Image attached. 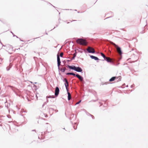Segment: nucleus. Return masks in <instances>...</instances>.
Segmentation results:
<instances>
[{
	"mask_svg": "<svg viewBox=\"0 0 148 148\" xmlns=\"http://www.w3.org/2000/svg\"><path fill=\"white\" fill-rule=\"evenodd\" d=\"M63 55V53L62 52L60 54V56L61 57H62Z\"/></svg>",
	"mask_w": 148,
	"mask_h": 148,
	"instance_id": "nucleus-15",
	"label": "nucleus"
},
{
	"mask_svg": "<svg viewBox=\"0 0 148 148\" xmlns=\"http://www.w3.org/2000/svg\"><path fill=\"white\" fill-rule=\"evenodd\" d=\"M76 56V55L75 54V53L74 54V56H73V59H74V58Z\"/></svg>",
	"mask_w": 148,
	"mask_h": 148,
	"instance_id": "nucleus-16",
	"label": "nucleus"
},
{
	"mask_svg": "<svg viewBox=\"0 0 148 148\" xmlns=\"http://www.w3.org/2000/svg\"><path fill=\"white\" fill-rule=\"evenodd\" d=\"M101 56L103 57V58H104V59H105V58H106V57L104 55V54L103 53H101Z\"/></svg>",
	"mask_w": 148,
	"mask_h": 148,
	"instance_id": "nucleus-14",
	"label": "nucleus"
},
{
	"mask_svg": "<svg viewBox=\"0 0 148 148\" xmlns=\"http://www.w3.org/2000/svg\"><path fill=\"white\" fill-rule=\"evenodd\" d=\"M67 75H72L73 76L76 75L75 74L73 73H66Z\"/></svg>",
	"mask_w": 148,
	"mask_h": 148,
	"instance_id": "nucleus-13",
	"label": "nucleus"
},
{
	"mask_svg": "<svg viewBox=\"0 0 148 148\" xmlns=\"http://www.w3.org/2000/svg\"><path fill=\"white\" fill-rule=\"evenodd\" d=\"M119 79L120 80H121V77L120 76H119V77H112L109 80V81L111 82L114 81L116 79Z\"/></svg>",
	"mask_w": 148,
	"mask_h": 148,
	"instance_id": "nucleus-5",
	"label": "nucleus"
},
{
	"mask_svg": "<svg viewBox=\"0 0 148 148\" xmlns=\"http://www.w3.org/2000/svg\"><path fill=\"white\" fill-rule=\"evenodd\" d=\"M91 116L93 118H94V117L93 115H91Z\"/></svg>",
	"mask_w": 148,
	"mask_h": 148,
	"instance_id": "nucleus-18",
	"label": "nucleus"
},
{
	"mask_svg": "<svg viewBox=\"0 0 148 148\" xmlns=\"http://www.w3.org/2000/svg\"><path fill=\"white\" fill-rule=\"evenodd\" d=\"M67 93L68 95V100H69L71 98V95L69 92H68Z\"/></svg>",
	"mask_w": 148,
	"mask_h": 148,
	"instance_id": "nucleus-12",
	"label": "nucleus"
},
{
	"mask_svg": "<svg viewBox=\"0 0 148 148\" xmlns=\"http://www.w3.org/2000/svg\"><path fill=\"white\" fill-rule=\"evenodd\" d=\"M90 57L91 58L94 59V60H99V59L98 58H97V57L94 56H90Z\"/></svg>",
	"mask_w": 148,
	"mask_h": 148,
	"instance_id": "nucleus-11",
	"label": "nucleus"
},
{
	"mask_svg": "<svg viewBox=\"0 0 148 148\" xmlns=\"http://www.w3.org/2000/svg\"><path fill=\"white\" fill-rule=\"evenodd\" d=\"M68 67L71 69H73L78 72H82V69L79 67H76L74 66H70L68 65Z\"/></svg>",
	"mask_w": 148,
	"mask_h": 148,
	"instance_id": "nucleus-2",
	"label": "nucleus"
},
{
	"mask_svg": "<svg viewBox=\"0 0 148 148\" xmlns=\"http://www.w3.org/2000/svg\"><path fill=\"white\" fill-rule=\"evenodd\" d=\"M105 59L108 62H112V59L109 57H106Z\"/></svg>",
	"mask_w": 148,
	"mask_h": 148,
	"instance_id": "nucleus-10",
	"label": "nucleus"
},
{
	"mask_svg": "<svg viewBox=\"0 0 148 148\" xmlns=\"http://www.w3.org/2000/svg\"><path fill=\"white\" fill-rule=\"evenodd\" d=\"M59 89L58 87H56V88L55 90V95L56 96H58L59 93Z\"/></svg>",
	"mask_w": 148,
	"mask_h": 148,
	"instance_id": "nucleus-7",
	"label": "nucleus"
},
{
	"mask_svg": "<svg viewBox=\"0 0 148 148\" xmlns=\"http://www.w3.org/2000/svg\"><path fill=\"white\" fill-rule=\"evenodd\" d=\"M76 76L79 79L80 81H82L83 80V78L79 75L77 74L76 75Z\"/></svg>",
	"mask_w": 148,
	"mask_h": 148,
	"instance_id": "nucleus-9",
	"label": "nucleus"
},
{
	"mask_svg": "<svg viewBox=\"0 0 148 148\" xmlns=\"http://www.w3.org/2000/svg\"><path fill=\"white\" fill-rule=\"evenodd\" d=\"M87 50L89 53H95V51L94 49L92 48L89 47L87 49Z\"/></svg>",
	"mask_w": 148,
	"mask_h": 148,
	"instance_id": "nucleus-4",
	"label": "nucleus"
},
{
	"mask_svg": "<svg viewBox=\"0 0 148 148\" xmlns=\"http://www.w3.org/2000/svg\"><path fill=\"white\" fill-rule=\"evenodd\" d=\"M109 42L110 44H112V45L114 46L116 48V49L117 52L120 54H121L122 53V52L121 49V48L120 47H119L117 45H116L115 43H114L112 42L111 41H109Z\"/></svg>",
	"mask_w": 148,
	"mask_h": 148,
	"instance_id": "nucleus-3",
	"label": "nucleus"
},
{
	"mask_svg": "<svg viewBox=\"0 0 148 148\" xmlns=\"http://www.w3.org/2000/svg\"><path fill=\"white\" fill-rule=\"evenodd\" d=\"M57 61H58V66H59L60 65L61 62L60 61V59L59 57V55H57Z\"/></svg>",
	"mask_w": 148,
	"mask_h": 148,
	"instance_id": "nucleus-8",
	"label": "nucleus"
},
{
	"mask_svg": "<svg viewBox=\"0 0 148 148\" xmlns=\"http://www.w3.org/2000/svg\"><path fill=\"white\" fill-rule=\"evenodd\" d=\"M81 101H78V102H77V103L76 104H79Z\"/></svg>",
	"mask_w": 148,
	"mask_h": 148,
	"instance_id": "nucleus-17",
	"label": "nucleus"
},
{
	"mask_svg": "<svg viewBox=\"0 0 148 148\" xmlns=\"http://www.w3.org/2000/svg\"><path fill=\"white\" fill-rule=\"evenodd\" d=\"M64 81L65 82L64 84L65 85V86L66 87V90L68 92V87L69 86L68 82L67 81V80L65 78L64 79Z\"/></svg>",
	"mask_w": 148,
	"mask_h": 148,
	"instance_id": "nucleus-6",
	"label": "nucleus"
},
{
	"mask_svg": "<svg viewBox=\"0 0 148 148\" xmlns=\"http://www.w3.org/2000/svg\"><path fill=\"white\" fill-rule=\"evenodd\" d=\"M77 42L80 45H86L87 42L85 40L83 39H78L76 40Z\"/></svg>",
	"mask_w": 148,
	"mask_h": 148,
	"instance_id": "nucleus-1",
	"label": "nucleus"
}]
</instances>
